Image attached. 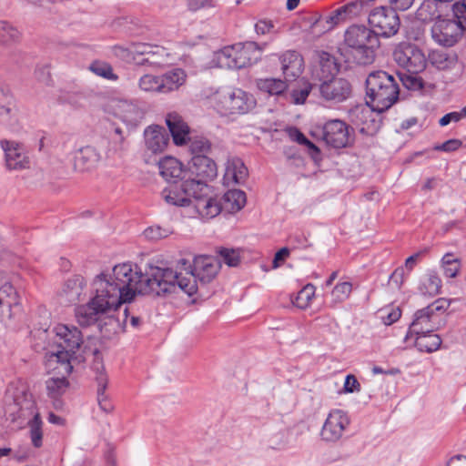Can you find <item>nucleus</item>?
<instances>
[{"label": "nucleus", "mask_w": 466, "mask_h": 466, "mask_svg": "<svg viewBox=\"0 0 466 466\" xmlns=\"http://www.w3.org/2000/svg\"><path fill=\"white\" fill-rule=\"evenodd\" d=\"M14 96L8 86L0 83V123L8 128L17 126Z\"/></svg>", "instance_id": "19"}, {"label": "nucleus", "mask_w": 466, "mask_h": 466, "mask_svg": "<svg viewBox=\"0 0 466 466\" xmlns=\"http://www.w3.org/2000/svg\"><path fill=\"white\" fill-rule=\"evenodd\" d=\"M47 366H48V368L55 370L57 375L60 376L57 378H50L46 381L47 395L50 398L56 400L66 392V390L69 385V383L66 380L67 375H64L59 372L58 364H54L53 366H49L47 364Z\"/></svg>", "instance_id": "30"}, {"label": "nucleus", "mask_w": 466, "mask_h": 466, "mask_svg": "<svg viewBox=\"0 0 466 466\" xmlns=\"http://www.w3.org/2000/svg\"><path fill=\"white\" fill-rule=\"evenodd\" d=\"M221 268V261L212 256H198L193 264L187 258L177 262L176 269L164 268L171 273V278H165L170 287H167V294L174 293L178 289L193 296L200 288L214 280Z\"/></svg>", "instance_id": "3"}, {"label": "nucleus", "mask_w": 466, "mask_h": 466, "mask_svg": "<svg viewBox=\"0 0 466 466\" xmlns=\"http://www.w3.org/2000/svg\"><path fill=\"white\" fill-rule=\"evenodd\" d=\"M186 176L190 175L205 181L212 180L217 177L218 168L215 161L207 155L192 156L188 162Z\"/></svg>", "instance_id": "17"}, {"label": "nucleus", "mask_w": 466, "mask_h": 466, "mask_svg": "<svg viewBox=\"0 0 466 466\" xmlns=\"http://www.w3.org/2000/svg\"><path fill=\"white\" fill-rule=\"evenodd\" d=\"M290 250L288 248H280L274 256L272 268H279L284 261L289 257Z\"/></svg>", "instance_id": "56"}, {"label": "nucleus", "mask_w": 466, "mask_h": 466, "mask_svg": "<svg viewBox=\"0 0 466 466\" xmlns=\"http://www.w3.org/2000/svg\"><path fill=\"white\" fill-rule=\"evenodd\" d=\"M91 69L96 75L104 76L108 79L116 78V76L112 72V68L110 66L106 64L95 63L91 66Z\"/></svg>", "instance_id": "53"}, {"label": "nucleus", "mask_w": 466, "mask_h": 466, "mask_svg": "<svg viewBox=\"0 0 466 466\" xmlns=\"http://www.w3.org/2000/svg\"><path fill=\"white\" fill-rule=\"evenodd\" d=\"M281 70L286 81H293L299 77L304 67L302 56L294 50L285 52L280 56Z\"/></svg>", "instance_id": "23"}, {"label": "nucleus", "mask_w": 466, "mask_h": 466, "mask_svg": "<svg viewBox=\"0 0 466 466\" xmlns=\"http://www.w3.org/2000/svg\"><path fill=\"white\" fill-rule=\"evenodd\" d=\"M446 466H466V456L455 455L447 461Z\"/></svg>", "instance_id": "63"}, {"label": "nucleus", "mask_w": 466, "mask_h": 466, "mask_svg": "<svg viewBox=\"0 0 466 466\" xmlns=\"http://www.w3.org/2000/svg\"><path fill=\"white\" fill-rule=\"evenodd\" d=\"M160 83V76L147 74L140 77L138 86L143 91L161 94Z\"/></svg>", "instance_id": "43"}, {"label": "nucleus", "mask_w": 466, "mask_h": 466, "mask_svg": "<svg viewBox=\"0 0 466 466\" xmlns=\"http://www.w3.org/2000/svg\"><path fill=\"white\" fill-rule=\"evenodd\" d=\"M163 55L164 53L162 52H159L158 56H154L147 55L146 57H143L141 61H138L137 63L141 65L148 64L150 66H160L164 63V60L160 58L163 56Z\"/></svg>", "instance_id": "59"}, {"label": "nucleus", "mask_w": 466, "mask_h": 466, "mask_svg": "<svg viewBox=\"0 0 466 466\" xmlns=\"http://www.w3.org/2000/svg\"><path fill=\"white\" fill-rule=\"evenodd\" d=\"M238 69L247 67L260 59L261 47L256 42L233 45Z\"/></svg>", "instance_id": "21"}, {"label": "nucleus", "mask_w": 466, "mask_h": 466, "mask_svg": "<svg viewBox=\"0 0 466 466\" xmlns=\"http://www.w3.org/2000/svg\"><path fill=\"white\" fill-rule=\"evenodd\" d=\"M165 201L173 206L188 207L195 209L203 218H213L221 211L219 202L211 196V189L207 181L184 173L179 184L175 182L165 188L162 193Z\"/></svg>", "instance_id": "2"}, {"label": "nucleus", "mask_w": 466, "mask_h": 466, "mask_svg": "<svg viewBox=\"0 0 466 466\" xmlns=\"http://www.w3.org/2000/svg\"><path fill=\"white\" fill-rule=\"evenodd\" d=\"M258 87L269 95H281L288 87L286 81L276 78L260 79Z\"/></svg>", "instance_id": "38"}, {"label": "nucleus", "mask_w": 466, "mask_h": 466, "mask_svg": "<svg viewBox=\"0 0 466 466\" xmlns=\"http://www.w3.org/2000/svg\"><path fill=\"white\" fill-rule=\"evenodd\" d=\"M55 331L57 337V347L61 350L48 352L46 364L49 366L58 364L59 372L69 375L73 370L70 360L83 343V336L76 327L69 325H57Z\"/></svg>", "instance_id": "5"}, {"label": "nucleus", "mask_w": 466, "mask_h": 466, "mask_svg": "<svg viewBox=\"0 0 466 466\" xmlns=\"http://www.w3.org/2000/svg\"><path fill=\"white\" fill-rule=\"evenodd\" d=\"M367 105L378 113L390 108L399 99L400 88L395 77L383 70L370 72L365 81Z\"/></svg>", "instance_id": "4"}, {"label": "nucleus", "mask_w": 466, "mask_h": 466, "mask_svg": "<svg viewBox=\"0 0 466 466\" xmlns=\"http://www.w3.org/2000/svg\"><path fill=\"white\" fill-rule=\"evenodd\" d=\"M248 175V168L240 158L234 157L228 161L224 176L228 183L230 181L235 184L244 183Z\"/></svg>", "instance_id": "29"}, {"label": "nucleus", "mask_w": 466, "mask_h": 466, "mask_svg": "<svg viewBox=\"0 0 466 466\" xmlns=\"http://www.w3.org/2000/svg\"><path fill=\"white\" fill-rule=\"evenodd\" d=\"M353 131L344 121L332 119L322 126V141L329 147L340 149L353 143Z\"/></svg>", "instance_id": "14"}, {"label": "nucleus", "mask_w": 466, "mask_h": 466, "mask_svg": "<svg viewBox=\"0 0 466 466\" xmlns=\"http://www.w3.org/2000/svg\"><path fill=\"white\" fill-rule=\"evenodd\" d=\"M400 81L409 90L418 91L423 88L424 81L419 74L399 73Z\"/></svg>", "instance_id": "42"}, {"label": "nucleus", "mask_w": 466, "mask_h": 466, "mask_svg": "<svg viewBox=\"0 0 466 466\" xmlns=\"http://www.w3.org/2000/svg\"><path fill=\"white\" fill-rule=\"evenodd\" d=\"M267 442H268V448L273 449V450H279V449H282L286 445L287 439L283 432H277L275 434H272L268 439Z\"/></svg>", "instance_id": "50"}, {"label": "nucleus", "mask_w": 466, "mask_h": 466, "mask_svg": "<svg viewBox=\"0 0 466 466\" xmlns=\"http://www.w3.org/2000/svg\"><path fill=\"white\" fill-rule=\"evenodd\" d=\"M186 2L191 11H198L212 5V0H186Z\"/></svg>", "instance_id": "57"}, {"label": "nucleus", "mask_w": 466, "mask_h": 466, "mask_svg": "<svg viewBox=\"0 0 466 466\" xmlns=\"http://www.w3.org/2000/svg\"><path fill=\"white\" fill-rule=\"evenodd\" d=\"M131 56H133V60H136V56H144L150 55L152 56H158L159 52L165 53L163 48L156 46L155 48L147 45V44H132L130 46Z\"/></svg>", "instance_id": "45"}, {"label": "nucleus", "mask_w": 466, "mask_h": 466, "mask_svg": "<svg viewBox=\"0 0 466 466\" xmlns=\"http://www.w3.org/2000/svg\"><path fill=\"white\" fill-rule=\"evenodd\" d=\"M427 252H428V248H424L423 250H420V251L410 256L405 261V268L409 271H411L413 269L417 260L419 259V258H420L423 254H425Z\"/></svg>", "instance_id": "61"}, {"label": "nucleus", "mask_w": 466, "mask_h": 466, "mask_svg": "<svg viewBox=\"0 0 466 466\" xmlns=\"http://www.w3.org/2000/svg\"><path fill=\"white\" fill-rule=\"evenodd\" d=\"M20 39V32L6 21L0 20V44L7 45Z\"/></svg>", "instance_id": "40"}, {"label": "nucleus", "mask_w": 466, "mask_h": 466, "mask_svg": "<svg viewBox=\"0 0 466 466\" xmlns=\"http://www.w3.org/2000/svg\"><path fill=\"white\" fill-rule=\"evenodd\" d=\"M343 390L347 393L359 392L360 390V384L354 375H348L345 379Z\"/></svg>", "instance_id": "54"}, {"label": "nucleus", "mask_w": 466, "mask_h": 466, "mask_svg": "<svg viewBox=\"0 0 466 466\" xmlns=\"http://www.w3.org/2000/svg\"><path fill=\"white\" fill-rule=\"evenodd\" d=\"M414 0H391L396 9L402 11L408 10L413 4Z\"/></svg>", "instance_id": "64"}, {"label": "nucleus", "mask_w": 466, "mask_h": 466, "mask_svg": "<svg viewBox=\"0 0 466 466\" xmlns=\"http://www.w3.org/2000/svg\"><path fill=\"white\" fill-rule=\"evenodd\" d=\"M144 233L147 238L158 239L167 237L171 231L160 227H150L147 228Z\"/></svg>", "instance_id": "52"}, {"label": "nucleus", "mask_w": 466, "mask_h": 466, "mask_svg": "<svg viewBox=\"0 0 466 466\" xmlns=\"http://www.w3.org/2000/svg\"><path fill=\"white\" fill-rule=\"evenodd\" d=\"M390 281L394 283L397 288H400L404 282V268H398L390 277Z\"/></svg>", "instance_id": "58"}, {"label": "nucleus", "mask_w": 466, "mask_h": 466, "mask_svg": "<svg viewBox=\"0 0 466 466\" xmlns=\"http://www.w3.org/2000/svg\"><path fill=\"white\" fill-rule=\"evenodd\" d=\"M187 74L180 68H176L160 76L161 94L177 90L186 83Z\"/></svg>", "instance_id": "28"}, {"label": "nucleus", "mask_w": 466, "mask_h": 466, "mask_svg": "<svg viewBox=\"0 0 466 466\" xmlns=\"http://www.w3.org/2000/svg\"><path fill=\"white\" fill-rule=\"evenodd\" d=\"M146 147L152 153L164 151L168 143V137L160 127H149L145 130Z\"/></svg>", "instance_id": "26"}, {"label": "nucleus", "mask_w": 466, "mask_h": 466, "mask_svg": "<svg viewBox=\"0 0 466 466\" xmlns=\"http://www.w3.org/2000/svg\"><path fill=\"white\" fill-rule=\"evenodd\" d=\"M424 289L421 290L425 293H428L431 296L438 295L441 289V280L436 274H430L427 281L423 284Z\"/></svg>", "instance_id": "47"}, {"label": "nucleus", "mask_w": 466, "mask_h": 466, "mask_svg": "<svg viewBox=\"0 0 466 466\" xmlns=\"http://www.w3.org/2000/svg\"><path fill=\"white\" fill-rule=\"evenodd\" d=\"M218 254L222 261L229 267H236L239 263V255L235 249L222 248Z\"/></svg>", "instance_id": "48"}, {"label": "nucleus", "mask_w": 466, "mask_h": 466, "mask_svg": "<svg viewBox=\"0 0 466 466\" xmlns=\"http://www.w3.org/2000/svg\"><path fill=\"white\" fill-rule=\"evenodd\" d=\"M212 100L221 115L247 114L256 106L253 95L240 88L218 90L213 95Z\"/></svg>", "instance_id": "10"}, {"label": "nucleus", "mask_w": 466, "mask_h": 466, "mask_svg": "<svg viewBox=\"0 0 466 466\" xmlns=\"http://www.w3.org/2000/svg\"><path fill=\"white\" fill-rule=\"evenodd\" d=\"M369 25L379 37H390L397 34L400 22L396 10L392 7L380 6L369 15Z\"/></svg>", "instance_id": "12"}, {"label": "nucleus", "mask_w": 466, "mask_h": 466, "mask_svg": "<svg viewBox=\"0 0 466 466\" xmlns=\"http://www.w3.org/2000/svg\"><path fill=\"white\" fill-rule=\"evenodd\" d=\"M380 318L381 319V321L387 325L390 326L396 322L401 316V310L400 307L396 308H390V307H385L383 309H380L379 310Z\"/></svg>", "instance_id": "46"}, {"label": "nucleus", "mask_w": 466, "mask_h": 466, "mask_svg": "<svg viewBox=\"0 0 466 466\" xmlns=\"http://www.w3.org/2000/svg\"><path fill=\"white\" fill-rule=\"evenodd\" d=\"M105 111L131 127L138 126L146 115V109L140 102L122 98L110 99L105 106Z\"/></svg>", "instance_id": "11"}, {"label": "nucleus", "mask_w": 466, "mask_h": 466, "mask_svg": "<svg viewBox=\"0 0 466 466\" xmlns=\"http://www.w3.org/2000/svg\"><path fill=\"white\" fill-rule=\"evenodd\" d=\"M461 146V142L459 139H450L441 145L434 147V150L451 152L458 149Z\"/></svg>", "instance_id": "55"}, {"label": "nucleus", "mask_w": 466, "mask_h": 466, "mask_svg": "<svg viewBox=\"0 0 466 466\" xmlns=\"http://www.w3.org/2000/svg\"><path fill=\"white\" fill-rule=\"evenodd\" d=\"M273 27L271 21L260 20L255 25V29L258 34L265 35Z\"/></svg>", "instance_id": "62"}, {"label": "nucleus", "mask_w": 466, "mask_h": 466, "mask_svg": "<svg viewBox=\"0 0 466 466\" xmlns=\"http://www.w3.org/2000/svg\"><path fill=\"white\" fill-rule=\"evenodd\" d=\"M455 20L441 19L431 27L433 40L443 46H454L466 31V7L464 5H453Z\"/></svg>", "instance_id": "9"}, {"label": "nucleus", "mask_w": 466, "mask_h": 466, "mask_svg": "<svg viewBox=\"0 0 466 466\" xmlns=\"http://www.w3.org/2000/svg\"><path fill=\"white\" fill-rule=\"evenodd\" d=\"M13 401V404H8L7 411L10 415H15L16 413V417H14L13 420L16 418L25 419L32 416L27 422L30 439L34 447L40 448L43 444V421L39 413L35 411V403L32 399V395L22 391V395L20 396L16 394L14 397Z\"/></svg>", "instance_id": "8"}, {"label": "nucleus", "mask_w": 466, "mask_h": 466, "mask_svg": "<svg viewBox=\"0 0 466 466\" xmlns=\"http://www.w3.org/2000/svg\"><path fill=\"white\" fill-rule=\"evenodd\" d=\"M415 334L418 335L415 339V346L420 351H435L440 348L441 344V339L440 338V336L437 334H433L432 331Z\"/></svg>", "instance_id": "34"}, {"label": "nucleus", "mask_w": 466, "mask_h": 466, "mask_svg": "<svg viewBox=\"0 0 466 466\" xmlns=\"http://www.w3.org/2000/svg\"><path fill=\"white\" fill-rule=\"evenodd\" d=\"M430 63L440 70L453 68L457 64V56L453 52L433 50L429 55Z\"/></svg>", "instance_id": "31"}, {"label": "nucleus", "mask_w": 466, "mask_h": 466, "mask_svg": "<svg viewBox=\"0 0 466 466\" xmlns=\"http://www.w3.org/2000/svg\"><path fill=\"white\" fill-rule=\"evenodd\" d=\"M168 277L171 278V273L160 267H151L147 276H143L130 263L116 265L112 273H101L94 279L95 296L76 309L77 322L83 327L90 326L100 314L131 302L137 294L165 296L169 287L165 278Z\"/></svg>", "instance_id": "1"}, {"label": "nucleus", "mask_w": 466, "mask_h": 466, "mask_svg": "<svg viewBox=\"0 0 466 466\" xmlns=\"http://www.w3.org/2000/svg\"><path fill=\"white\" fill-rule=\"evenodd\" d=\"M466 117V106L461 111H454L444 115L439 121L440 126L444 127L451 122H459Z\"/></svg>", "instance_id": "49"}, {"label": "nucleus", "mask_w": 466, "mask_h": 466, "mask_svg": "<svg viewBox=\"0 0 466 466\" xmlns=\"http://www.w3.org/2000/svg\"><path fill=\"white\" fill-rule=\"evenodd\" d=\"M158 168L160 175L166 179L177 178L184 176L181 163L175 157H166L159 160Z\"/></svg>", "instance_id": "33"}, {"label": "nucleus", "mask_w": 466, "mask_h": 466, "mask_svg": "<svg viewBox=\"0 0 466 466\" xmlns=\"http://www.w3.org/2000/svg\"><path fill=\"white\" fill-rule=\"evenodd\" d=\"M352 291V284L349 281L338 282L332 289L329 299H327V303L329 307H335L338 304L346 300Z\"/></svg>", "instance_id": "35"}, {"label": "nucleus", "mask_w": 466, "mask_h": 466, "mask_svg": "<svg viewBox=\"0 0 466 466\" xmlns=\"http://www.w3.org/2000/svg\"><path fill=\"white\" fill-rule=\"evenodd\" d=\"M434 304L431 303L428 307L419 309L415 312L414 319L411 322L408 334L412 333H426L433 330V327H419L421 324V320H431L433 314L437 311L434 309Z\"/></svg>", "instance_id": "32"}, {"label": "nucleus", "mask_w": 466, "mask_h": 466, "mask_svg": "<svg viewBox=\"0 0 466 466\" xmlns=\"http://www.w3.org/2000/svg\"><path fill=\"white\" fill-rule=\"evenodd\" d=\"M285 131L291 141L307 147L312 157H315V155H318L320 152L319 148L314 143L309 141L297 127H290L286 128Z\"/></svg>", "instance_id": "37"}, {"label": "nucleus", "mask_w": 466, "mask_h": 466, "mask_svg": "<svg viewBox=\"0 0 466 466\" xmlns=\"http://www.w3.org/2000/svg\"><path fill=\"white\" fill-rule=\"evenodd\" d=\"M15 295V290L7 276L0 271V318L10 316V305Z\"/></svg>", "instance_id": "27"}, {"label": "nucleus", "mask_w": 466, "mask_h": 466, "mask_svg": "<svg viewBox=\"0 0 466 466\" xmlns=\"http://www.w3.org/2000/svg\"><path fill=\"white\" fill-rule=\"evenodd\" d=\"M100 160V152L93 146H86L76 151L74 168L78 172L90 171L98 165Z\"/></svg>", "instance_id": "22"}, {"label": "nucleus", "mask_w": 466, "mask_h": 466, "mask_svg": "<svg viewBox=\"0 0 466 466\" xmlns=\"http://www.w3.org/2000/svg\"><path fill=\"white\" fill-rule=\"evenodd\" d=\"M311 89L310 85H306L305 87L301 89H294L291 93L292 102L296 105L303 104L308 96L309 95Z\"/></svg>", "instance_id": "51"}, {"label": "nucleus", "mask_w": 466, "mask_h": 466, "mask_svg": "<svg viewBox=\"0 0 466 466\" xmlns=\"http://www.w3.org/2000/svg\"><path fill=\"white\" fill-rule=\"evenodd\" d=\"M349 424V419L341 410L330 412L322 425V440L336 441L340 439L342 432Z\"/></svg>", "instance_id": "20"}, {"label": "nucleus", "mask_w": 466, "mask_h": 466, "mask_svg": "<svg viewBox=\"0 0 466 466\" xmlns=\"http://www.w3.org/2000/svg\"><path fill=\"white\" fill-rule=\"evenodd\" d=\"M115 55L121 59L131 62L133 61V56H131L130 52V46L124 47V46H115L114 48Z\"/></svg>", "instance_id": "60"}, {"label": "nucleus", "mask_w": 466, "mask_h": 466, "mask_svg": "<svg viewBox=\"0 0 466 466\" xmlns=\"http://www.w3.org/2000/svg\"><path fill=\"white\" fill-rule=\"evenodd\" d=\"M5 152V165L9 171H21L30 168L31 160L24 145L11 140H2Z\"/></svg>", "instance_id": "15"}, {"label": "nucleus", "mask_w": 466, "mask_h": 466, "mask_svg": "<svg viewBox=\"0 0 466 466\" xmlns=\"http://www.w3.org/2000/svg\"><path fill=\"white\" fill-rule=\"evenodd\" d=\"M344 42L358 65H370L375 60V50L380 39L372 29L365 25H352L344 34Z\"/></svg>", "instance_id": "6"}, {"label": "nucleus", "mask_w": 466, "mask_h": 466, "mask_svg": "<svg viewBox=\"0 0 466 466\" xmlns=\"http://www.w3.org/2000/svg\"><path fill=\"white\" fill-rule=\"evenodd\" d=\"M94 356L92 370L96 372V380L97 382V402L100 410L108 414L114 410L112 401L108 399L107 395L105 394L108 379L105 373V366L98 350H95Z\"/></svg>", "instance_id": "16"}, {"label": "nucleus", "mask_w": 466, "mask_h": 466, "mask_svg": "<svg viewBox=\"0 0 466 466\" xmlns=\"http://www.w3.org/2000/svg\"><path fill=\"white\" fill-rule=\"evenodd\" d=\"M371 106H369L367 103L365 105H359L351 108L349 111V116L352 123L355 125H365L367 127H360L361 133H366L367 136H374L380 129V123L372 118V112H374Z\"/></svg>", "instance_id": "18"}, {"label": "nucleus", "mask_w": 466, "mask_h": 466, "mask_svg": "<svg viewBox=\"0 0 466 466\" xmlns=\"http://www.w3.org/2000/svg\"><path fill=\"white\" fill-rule=\"evenodd\" d=\"M339 71V65L334 56L322 51V76L328 72L330 76H335ZM322 99L329 103L330 106L342 103L347 100L352 91L350 83L345 78H334L324 80L322 78L321 87Z\"/></svg>", "instance_id": "7"}, {"label": "nucleus", "mask_w": 466, "mask_h": 466, "mask_svg": "<svg viewBox=\"0 0 466 466\" xmlns=\"http://www.w3.org/2000/svg\"><path fill=\"white\" fill-rule=\"evenodd\" d=\"M224 200L232 211H238L246 204V194L239 189H230L224 195Z\"/></svg>", "instance_id": "39"}, {"label": "nucleus", "mask_w": 466, "mask_h": 466, "mask_svg": "<svg viewBox=\"0 0 466 466\" xmlns=\"http://www.w3.org/2000/svg\"><path fill=\"white\" fill-rule=\"evenodd\" d=\"M234 46H228L216 54L218 66L221 68L238 69Z\"/></svg>", "instance_id": "36"}, {"label": "nucleus", "mask_w": 466, "mask_h": 466, "mask_svg": "<svg viewBox=\"0 0 466 466\" xmlns=\"http://www.w3.org/2000/svg\"><path fill=\"white\" fill-rule=\"evenodd\" d=\"M189 144V150L192 156L195 155H207L211 148L210 142L204 137H189L187 138Z\"/></svg>", "instance_id": "41"}, {"label": "nucleus", "mask_w": 466, "mask_h": 466, "mask_svg": "<svg viewBox=\"0 0 466 466\" xmlns=\"http://www.w3.org/2000/svg\"><path fill=\"white\" fill-rule=\"evenodd\" d=\"M85 286L86 282L82 276H73L66 281L61 297L67 303H77L83 299Z\"/></svg>", "instance_id": "25"}, {"label": "nucleus", "mask_w": 466, "mask_h": 466, "mask_svg": "<svg viewBox=\"0 0 466 466\" xmlns=\"http://www.w3.org/2000/svg\"><path fill=\"white\" fill-rule=\"evenodd\" d=\"M396 63L408 73L420 74L427 66V58L422 50L413 44H400L393 52Z\"/></svg>", "instance_id": "13"}, {"label": "nucleus", "mask_w": 466, "mask_h": 466, "mask_svg": "<svg viewBox=\"0 0 466 466\" xmlns=\"http://www.w3.org/2000/svg\"><path fill=\"white\" fill-rule=\"evenodd\" d=\"M315 291L316 289L313 285L307 284L298 293L295 300L293 301L294 305L299 309H306L314 297Z\"/></svg>", "instance_id": "44"}, {"label": "nucleus", "mask_w": 466, "mask_h": 466, "mask_svg": "<svg viewBox=\"0 0 466 466\" xmlns=\"http://www.w3.org/2000/svg\"><path fill=\"white\" fill-rule=\"evenodd\" d=\"M166 123L172 135L174 143L177 146L186 144L187 138L189 136V127L182 116L177 112H171L167 114Z\"/></svg>", "instance_id": "24"}]
</instances>
